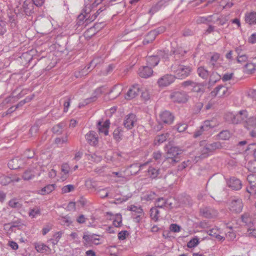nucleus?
I'll return each mask as SVG.
<instances>
[{
    "mask_svg": "<svg viewBox=\"0 0 256 256\" xmlns=\"http://www.w3.org/2000/svg\"><path fill=\"white\" fill-rule=\"evenodd\" d=\"M186 52L178 48L173 52L174 61L170 67V71L175 78L178 79H184L191 74L192 68L190 65H184L180 57L184 56Z\"/></svg>",
    "mask_w": 256,
    "mask_h": 256,
    "instance_id": "1",
    "label": "nucleus"
},
{
    "mask_svg": "<svg viewBox=\"0 0 256 256\" xmlns=\"http://www.w3.org/2000/svg\"><path fill=\"white\" fill-rule=\"evenodd\" d=\"M182 150L178 146H171L166 154L165 159L163 163L168 167L173 166L178 162L180 160V156Z\"/></svg>",
    "mask_w": 256,
    "mask_h": 256,
    "instance_id": "2",
    "label": "nucleus"
},
{
    "mask_svg": "<svg viewBox=\"0 0 256 256\" xmlns=\"http://www.w3.org/2000/svg\"><path fill=\"white\" fill-rule=\"evenodd\" d=\"M222 148V144L219 142H214L212 144H205L204 142H201L200 146V154L198 157L200 158H205L215 150L220 149Z\"/></svg>",
    "mask_w": 256,
    "mask_h": 256,
    "instance_id": "3",
    "label": "nucleus"
},
{
    "mask_svg": "<svg viewBox=\"0 0 256 256\" xmlns=\"http://www.w3.org/2000/svg\"><path fill=\"white\" fill-rule=\"evenodd\" d=\"M104 56H97L94 58L87 66H86L80 71L75 72V76L76 78L81 77L86 75L90 72L89 70L90 67L94 68L98 64L102 63L104 60Z\"/></svg>",
    "mask_w": 256,
    "mask_h": 256,
    "instance_id": "4",
    "label": "nucleus"
},
{
    "mask_svg": "<svg viewBox=\"0 0 256 256\" xmlns=\"http://www.w3.org/2000/svg\"><path fill=\"white\" fill-rule=\"evenodd\" d=\"M170 98L173 102L181 104L186 102L189 96L185 91L175 90L171 92Z\"/></svg>",
    "mask_w": 256,
    "mask_h": 256,
    "instance_id": "5",
    "label": "nucleus"
},
{
    "mask_svg": "<svg viewBox=\"0 0 256 256\" xmlns=\"http://www.w3.org/2000/svg\"><path fill=\"white\" fill-rule=\"evenodd\" d=\"M130 218L134 222H139L144 216L143 210L140 206L131 205L129 206Z\"/></svg>",
    "mask_w": 256,
    "mask_h": 256,
    "instance_id": "6",
    "label": "nucleus"
},
{
    "mask_svg": "<svg viewBox=\"0 0 256 256\" xmlns=\"http://www.w3.org/2000/svg\"><path fill=\"white\" fill-rule=\"evenodd\" d=\"M248 112L246 110H242L236 114H230L232 122L234 124H238L242 122H246L248 118Z\"/></svg>",
    "mask_w": 256,
    "mask_h": 256,
    "instance_id": "7",
    "label": "nucleus"
},
{
    "mask_svg": "<svg viewBox=\"0 0 256 256\" xmlns=\"http://www.w3.org/2000/svg\"><path fill=\"white\" fill-rule=\"evenodd\" d=\"M174 74H166L160 78L158 80V84L160 87H164L169 86L174 82L176 80Z\"/></svg>",
    "mask_w": 256,
    "mask_h": 256,
    "instance_id": "8",
    "label": "nucleus"
},
{
    "mask_svg": "<svg viewBox=\"0 0 256 256\" xmlns=\"http://www.w3.org/2000/svg\"><path fill=\"white\" fill-rule=\"evenodd\" d=\"M230 94L229 89L222 85H219L213 90L210 94L213 96H218L219 97L228 96Z\"/></svg>",
    "mask_w": 256,
    "mask_h": 256,
    "instance_id": "9",
    "label": "nucleus"
},
{
    "mask_svg": "<svg viewBox=\"0 0 256 256\" xmlns=\"http://www.w3.org/2000/svg\"><path fill=\"white\" fill-rule=\"evenodd\" d=\"M160 120L165 124H170L174 120V116L172 113L168 110H164L160 113Z\"/></svg>",
    "mask_w": 256,
    "mask_h": 256,
    "instance_id": "10",
    "label": "nucleus"
},
{
    "mask_svg": "<svg viewBox=\"0 0 256 256\" xmlns=\"http://www.w3.org/2000/svg\"><path fill=\"white\" fill-rule=\"evenodd\" d=\"M200 215L204 218H211L218 214L217 211L210 206H205L200 208Z\"/></svg>",
    "mask_w": 256,
    "mask_h": 256,
    "instance_id": "11",
    "label": "nucleus"
},
{
    "mask_svg": "<svg viewBox=\"0 0 256 256\" xmlns=\"http://www.w3.org/2000/svg\"><path fill=\"white\" fill-rule=\"evenodd\" d=\"M95 236H99V235L94 234H84L82 236V238L84 240V245L85 246H88L92 244L95 245L100 244V242H96V241H99L100 240V238H96Z\"/></svg>",
    "mask_w": 256,
    "mask_h": 256,
    "instance_id": "12",
    "label": "nucleus"
},
{
    "mask_svg": "<svg viewBox=\"0 0 256 256\" xmlns=\"http://www.w3.org/2000/svg\"><path fill=\"white\" fill-rule=\"evenodd\" d=\"M153 72L152 68L146 64L140 67L138 73L141 78H147L152 76Z\"/></svg>",
    "mask_w": 256,
    "mask_h": 256,
    "instance_id": "13",
    "label": "nucleus"
},
{
    "mask_svg": "<svg viewBox=\"0 0 256 256\" xmlns=\"http://www.w3.org/2000/svg\"><path fill=\"white\" fill-rule=\"evenodd\" d=\"M110 122L109 120H106L104 122L102 121H98L96 127L100 134L103 133L104 136L108 134V128L110 127Z\"/></svg>",
    "mask_w": 256,
    "mask_h": 256,
    "instance_id": "14",
    "label": "nucleus"
},
{
    "mask_svg": "<svg viewBox=\"0 0 256 256\" xmlns=\"http://www.w3.org/2000/svg\"><path fill=\"white\" fill-rule=\"evenodd\" d=\"M85 138L88 143L92 146H96L98 144V134L94 131H90L86 134Z\"/></svg>",
    "mask_w": 256,
    "mask_h": 256,
    "instance_id": "15",
    "label": "nucleus"
},
{
    "mask_svg": "<svg viewBox=\"0 0 256 256\" xmlns=\"http://www.w3.org/2000/svg\"><path fill=\"white\" fill-rule=\"evenodd\" d=\"M172 203L164 198H157L155 202V207L157 208H171Z\"/></svg>",
    "mask_w": 256,
    "mask_h": 256,
    "instance_id": "16",
    "label": "nucleus"
},
{
    "mask_svg": "<svg viewBox=\"0 0 256 256\" xmlns=\"http://www.w3.org/2000/svg\"><path fill=\"white\" fill-rule=\"evenodd\" d=\"M232 210L236 212H240L242 211L243 207L242 200L239 198H234L232 200L230 203Z\"/></svg>",
    "mask_w": 256,
    "mask_h": 256,
    "instance_id": "17",
    "label": "nucleus"
},
{
    "mask_svg": "<svg viewBox=\"0 0 256 256\" xmlns=\"http://www.w3.org/2000/svg\"><path fill=\"white\" fill-rule=\"evenodd\" d=\"M23 162L22 160L18 158H16L10 160L8 164L10 169L17 170L20 168Z\"/></svg>",
    "mask_w": 256,
    "mask_h": 256,
    "instance_id": "18",
    "label": "nucleus"
},
{
    "mask_svg": "<svg viewBox=\"0 0 256 256\" xmlns=\"http://www.w3.org/2000/svg\"><path fill=\"white\" fill-rule=\"evenodd\" d=\"M228 186L234 190H240L242 188V183L240 180L234 177L230 178L228 182Z\"/></svg>",
    "mask_w": 256,
    "mask_h": 256,
    "instance_id": "19",
    "label": "nucleus"
},
{
    "mask_svg": "<svg viewBox=\"0 0 256 256\" xmlns=\"http://www.w3.org/2000/svg\"><path fill=\"white\" fill-rule=\"evenodd\" d=\"M34 4L33 3H31L30 2L25 0L22 4V8L24 10V14L26 16H30L34 12Z\"/></svg>",
    "mask_w": 256,
    "mask_h": 256,
    "instance_id": "20",
    "label": "nucleus"
},
{
    "mask_svg": "<svg viewBox=\"0 0 256 256\" xmlns=\"http://www.w3.org/2000/svg\"><path fill=\"white\" fill-rule=\"evenodd\" d=\"M140 86L138 84L132 86L129 88V100L132 99L137 96L140 92Z\"/></svg>",
    "mask_w": 256,
    "mask_h": 256,
    "instance_id": "21",
    "label": "nucleus"
},
{
    "mask_svg": "<svg viewBox=\"0 0 256 256\" xmlns=\"http://www.w3.org/2000/svg\"><path fill=\"white\" fill-rule=\"evenodd\" d=\"M245 21L250 25L256 24V12H250L245 15Z\"/></svg>",
    "mask_w": 256,
    "mask_h": 256,
    "instance_id": "22",
    "label": "nucleus"
},
{
    "mask_svg": "<svg viewBox=\"0 0 256 256\" xmlns=\"http://www.w3.org/2000/svg\"><path fill=\"white\" fill-rule=\"evenodd\" d=\"M146 64L153 68L157 66L160 62V58L155 56H148L146 58Z\"/></svg>",
    "mask_w": 256,
    "mask_h": 256,
    "instance_id": "23",
    "label": "nucleus"
},
{
    "mask_svg": "<svg viewBox=\"0 0 256 256\" xmlns=\"http://www.w3.org/2000/svg\"><path fill=\"white\" fill-rule=\"evenodd\" d=\"M197 73L198 76L204 80L207 79L210 75L209 72L204 66L198 67L197 69Z\"/></svg>",
    "mask_w": 256,
    "mask_h": 256,
    "instance_id": "24",
    "label": "nucleus"
},
{
    "mask_svg": "<svg viewBox=\"0 0 256 256\" xmlns=\"http://www.w3.org/2000/svg\"><path fill=\"white\" fill-rule=\"evenodd\" d=\"M55 186V184H48L40 190L38 191V194L42 195L48 194L54 190Z\"/></svg>",
    "mask_w": 256,
    "mask_h": 256,
    "instance_id": "25",
    "label": "nucleus"
},
{
    "mask_svg": "<svg viewBox=\"0 0 256 256\" xmlns=\"http://www.w3.org/2000/svg\"><path fill=\"white\" fill-rule=\"evenodd\" d=\"M221 79V76L216 72H212L208 80V84L210 86L214 84L217 82Z\"/></svg>",
    "mask_w": 256,
    "mask_h": 256,
    "instance_id": "26",
    "label": "nucleus"
},
{
    "mask_svg": "<svg viewBox=\"0 0 256 256\" xmlns=\"http://www.w3.org/2000/svg\"><path fill=\"white\" fill-rule=\"evenodd\" d=\"M169 136L168 132L157 136L154 138L155 144H160L165 142Z\"/></svg>",
    "mask_w": 256,
    "mask_h": 256,
    "instance_id": "27",
    "label": "nucleus"
},
{
    "mask_svg": "<svg viewBox=\"0 0 256 256\" xmlns=\"http://www.w3.org/2000/svg\"><path fill=\"white\" fill-rule=\"evenodd\" d=\"M160 211L158 210L156 207H153L151 208L150 210V216L154 222H156L160 218Z\"/></svg>",
    "mask_w": 256,
    "mask_h": 256,
    "instance_id": "28",
    "label": "nucleus"
},
{
    "mask_svg": "<svg viewBox=\"0 0 256 256\" xmlns=\"http://www.w3.org/2000/svg\"><path fill=\"white\" fill-rule=\"evenodd\" d=\"M242 220L246 226H248V228L252 227L253 223L252 222V218L248 214H244L242 216Z\"/></svg>",
    "mask_w": 256,
    "mask_h": 256,
    "instance_id": "29",
    "label": "nucleus"
},
{
    "mask_svg": "<svg viewBox=\"0 0 256 256\" xmlns=\"http://www.w3.org/2000/svg\"><path fill=\"white\" fill-rule=\"evenodd\" d=\"M35 248L39 252H44L51 251L50 248L44 244H37L35 245Z\"/></svg>",
    "mask_w": 256,
    "mask_h": 256,
    "instance_id": "30",
    "label": "nucleus"
},
{
    "mask_svg": "<svg viewBox=\"0 0 256 256\" xmlns=\"http://www.w3.org/2000/svg\"><path fill=\"white\" fill-rule=\"evenodd\" d=\"M156 36L154 32L151 30L146 36L143 42L144 44H147L152 42L156 38Z\"/></svg>",
    "mask_w": 256,
    "mask_h": 256,
    "instance_id": "31",
    "label": "nucleus"
},
{
    "mask_svg": "<svg viewBox=\"0 0 256 256\" xmlns=\"http://www.w3.org/2000/svg\"><path fill=\"white\" fill-rule=\"evenodd\" d=\"M148 172L150 176L152 178H157L160 174V170L154 168L152 166L149 167Z\"/></svg>",
    "mask_w": 256,
    "mask_h": 256,
    "instance_id": "32",
    "label": "nucleus"
},
{
    "mask_svg": "<svg viewBox=\"0 0 256 256\" xmlns=\"http://www.w3.org/2000/svg\"><path fill=\"white\" fill-rule=\"evenodd\" d=\"M14 13L16 16L18 18H22L26 16L24 14V10L22 8V5L20 6H18L14 9Z\"/></svg>",
    "mask_w": 256,
    "mask_h": 256,
    "instance_id": "33",
    "label": "nucleus"
},
{
    "mask_svg": "<svg viewBox=\"0 0 256 256\" xmlns=\"http://www.w3.org/2000/svg\"><path fill=\"white\" fill-rule=\"evenodd\" d=\"M231 136L230 132L227 130H222L218 134V138L222 140H228L231 137Z\"/></svg>",
    "mask_w": 256,
    "mask_h": 256,
    "instance_id": "34",
    "label": "nucleus"
},
{
    "mask_svg": "<svg viewBox=\"0 0 256 256\" xmlns=\"http://www.w3.org/2000/svg\"><path fill=\"white\" fill-rule=\"evenodd\" d=\"M162 6V2H159L156 4L154 5L148 11V13L151 15H153L154 14L158 12L161 9Z\"/></svg>",
    "mask_w": 256,
    "mask_h": 256,
    "instance_id": "35",
    "label": "nucleus"
},
{
    "mask_svg": "<svg viewBox=\"0 0 256 256\" xmlns=\"http://www.w3.org/2000/svg\"><path fill=\"white\" fill-rule=\"evenodd\" d=\"M156 197V194L152 192H147L144 194L142 197V200H143L150 201L154 199Z\"/></svg>",
    "mask_w": 256,
    "mask_h": 256,
    "instance_id": "36",
    "label": "nucleus"
},
{
    "mask_svg": "<svg viewBox=\"0 0 256 256\" xmlns=\"http://www.w3.org/2000/svg\"><path fill=\"white\" fill-rule=\"evenodd\" d=\"M187 128L188 124L184 122L178 123L174 127V128L176 129L178 132H182L185 131Z\"/></svg>",
    "mask_w": 256,
    "mask_h": 256,
    "instance_id": "37",
    "label": "nucleus"
},
{
    "mask_svg": "<svg viewBox=\"0 0 256 256\" xmlns=\"http://www.w3.org/2000/svg\"><path fill=\"white\" fill-rule=\"evenodd\" d=\"M204 86V83H197L194 82L192 86V90L194 92H200L202 91Z\"/></svg>",
    "mask_w": 256,
    "mask_h": 256,
    "instance_id": "38",
    "label": "nucleus"
},
{
    "mask_svg": "<svg viewBox=\"0 0 256 256\" xmlns=\"http://www.w3.org/2000/svg\"><path fill=\"white\" fill-rule=\"evenodd\" d=\"M200 243L199 239L197 236L191 239L188 243L187 246L189 248H192L196 246Z\"/></svg>",
    "mask_w": 256,
    "mask_h": 256,
    "instance_id": "39",
    "label": "nucleus"
},
{
    "mask_svg": "<svg viewBox=\"0 0 256 256\" xmlns=\"http://www.w3.org/2000/svg\"><path fill=\"white\" fill-rule=\"evenodd\" d=\"M34 176V174L31 170H26L24 172L22 177L24 180H31Z\"/></svg>",
    "mask_w": 256,
    "mask_h": 256,
    "instance_id": "40",
    "label": "nucleus"
},
{
    "mask_svg": "<svg viewBox=\"0 0 256 256\" xmlns=\"http://www.w3.org/2000/svg\"><path fill=\"white\" fill-rule=\"evenodd\" d=\"M96 100V97L95 96H92L90 98H86L83 102H80L79 104V107L82 108L84 106L90 104L92 102H95Z\"/></svg>",
    "mask_w": 256,
    "mask_h": 256,
    "instance_id": "41",
    "label": "nucleus"
},
{
    "mask_svg": "<svg viewBox=\"0 0 256 256\" xmlns=\"http://www.w3.org/2000/svg\"><path fill=\"white\" fill-rule=\"evenodd\" d=\"M122 132L121 128H117L113 132L114 138L116 140H119L122 136Z\"/></svg>",
    "mask_w": 256,
    "mask_h": 256,
    "instance_id": "42",
    "label": "nucleus"
},
{
    "mask_svg": "<svg viewBox=\"0 0 256 256\" xmlns=\"http://www.w3.org/2000/svg\"><path fill=\"white\" fill-rule=\"evenodd\" d=\"M140 166L138 164H133L130 165L129 168H130V172L132 175L136 174L140 170Z\"/></svg>",
    "mask_w": 256,
    "mask_h": 256,
    "instance_id": "43",
    "label": "nucleus"
},
{
    "mask_svg": "<svg viewBox=\"0 0 256 256\" xmlns=\"http://www.w3.org/2000/svg\"><path fill=\"white\" fill-rule=\"evenodd\" d=\"M246 192L250 196H254L256 198V188L254 184L250 183V186L246 188Z\"/></svg>",
    "mask_w": 256,
    "mask_h": 256,
    "instance_id": "44",
    "label": "nucleus"
},
{
    "mask_svg": "<svg viewBox=\"0 0 256 256\" xmlns=\"http://www.w3.org/2000/svg\"><path fill=\"white\" fill-rule=\"evenodd\" d=\"M104 90L105 88L104 86L97 88L93 92L92 96H95L96 100L98 97L100 96L102 93L104 92Z\"/></svg>",
    "mask_w": 256,
    "mask_h": 256,
    "instance_id": "45",
    "label": "nucleus"
},
{
    "mask_svg": "<svg viewBox=\"0 0 256 256\" xmlns=\"http://www.w3.org/2000/svg\"><path fill=\"white\" fill-rule=\"evenodd\" d=\"M6 32V22L0 20V36H3Z\"/></svg>",
    "mask_w": 256,
    "mask_h": 256,
    "instance_id": "46",
    "label": "nucleus"
},
{
    "mask_svg": "<svg viewBox=\"0 0 256 256\" xmlns=\"http://www.w3.org/2000/svg\"><path fill=\"white\" fill-rule=\"evenodd\" d=\"M34 96L32 95V96H28L25 99L20 101L16 105V108H18L19 107L22 106L26 103L30 102L34 98Z\"/></svg>",
    "mask_w": 256,
    "mask_h": 256,
    "instance_id": "47",
    "label": "nucleus"
},
{
    "mask_svg": "<svg viewBox=\"0 0 256 256\" xmlns=\"http://www.w3.org/2000/svg\"><path fill=\"white\" fill-rule=\"evenodd\" d=\"M60 223L62 225H66L69 226L72 223V222L70 219V217L68 216L62 217L60 220Z\"/></svg>",
    "mask_w": 256,
    "mask_h": 256,
    "instance_id": "48",
    "label": "nucleus"
},
{
    "mask_svg": "<svg viewBox=\"0 0 256 256\" xmlns=\"http://www.w3.org/2000/svg\"><path fill=\"white\" fill-rule=\"evenodd\" d=\"M8 206L12 208H20L22 204L16 200H11L8 202Z\"/></svg>",
    "mask_w": 256,
    "mask_h": 256,
    "instance_id": "49",
    "label": "nucleus"
},
{
    "mask_svg": "<svg viewBox=\"0 0 256 256\" xmlns=\"http://www.w3.org/2000/svg\"><path fill=\"white\" fill-rule=\"evenodd\" d=\"M118 86H115L112 88L110 92L108 93L109 98L111 100H113L117 97L120 94V92H117L114 94L112 95L113 92H114L117 90Z\"/></svg>",
    "mask_w": 256,
    "mask_h": 256,
    "instance_id": "50",
    "label": "nucleus"
},
{
    "mask_svg": "<svg viewBox=\"0 0 256 256\" xmlns=\"http://www.w3.org/2000/svg\"><path fill=\"white\" fill-rule=\"evenodd\" d=\"M129 122H130L132 127L136 126L137 122V118L136 116L133 114H129Z\"/></svg>",
    "mask_w": 256,
    "mask_h": 256,
    "instance_id": "51",
    "label": "nucleus"
},
{
    "mask_svg": "<svg viewBox=\"0 0 256 256\" xmlns=\"http://www.w3.org/2000/svg\"><path fill=\"white\" fill-rule=\"evenodd\" d=\"M88 16V12H85V14H81L78 16V24L80 25L83 24V20L86 19V18Z\"/></svg>",
    "mask_w": 256,
    "mask_h": 256,
    "instance_id": "52",
    "label": "nucleus"
},
{
    "mask_svg": "<svg viewBox=\"0 0 256 256\" xmlns=\"http://www.w3.org/2000/svg\"><path fill=\"white\" fill-rule=\"evenodd\" d=\"M202 128L204 130L206 131L209 130L210 129L214 127V125H212V122L210 120H206L203 125L202 126Z\"/></svg>",
    "mask_w": 256,
    "mask_h": 256,
    "instance_id": "53",
    "label": "nucleus"
},
{
    "mask_svg": "<svg viewBox=\"0 0 256 256\" xmlns=\"http://www.w3.org/2000/svg\"><path fill=\"white\" fill-rule=\"evenodd\" d=\"M246 123L248 126L256 127V116H252L248 119L247 118Z\"/></svg>",
    "mask_w": 256,
    "mask_h": 256,
    "instance_id": "54",
    "label": "nucleus"
},
{
    "mask_svg": "<svg viewBox=\"0 0 256 256\" xmlns=\"http://www.w3.org/2000/svg\"><path fill=\"white\" fill-rule=\"evenodd\" d=\"M244 66L247 72L250 73H252L256 70V66L252 63H248Z\"/></svg>",
    "mask_w": 256,
    "mask_h": 256,
    "instance_id": "55",
    "label": "nucleus"
},
{
    "mask_svg": "<svg viewBox=\"0 0 256 256\" xmlns=\"http://www.w3.org/2000/svg\"><path fill=\"white\" fill-rule=\"evenodd\" d=\"M74 190V186L72 184H68L64 186L62 188V192L68 193Z\"/></svg>",
    "mask_w": 256,
    "mask_h": 256,
    "instance_id": "56",
    "label": "nucleus"
},
{
    "mask_svg": "<svg viewBox=\"0 0 256 256\" xmlns=\"http://www.w3.org/2000/svg\"><path fill=\"white\" fill-rule=\"evenodd\" d=\"M227 228L229 229V231H228L226 234V237L228 238L230 240H232L236 238V234L232 231V227H227Z\"/></svg>",
    "mask_w": 256,
    "mask_h": 256,
    "instance_id": "57",
    "label": "nucleus"
},
{
    "mask_svg": "<svg viewBox=\"0 0 256 256\" xmlns=\"http://www.w3.org/2000/svg\"><path fill=\"white\" fill-rule=\"evenodd\" d=\"M141 98L144 101L149 100L150 98V92L147 90H144L142 91V92Z\"/></svg>",
    "mask_w": 256,
    "mask_h": 256,
    "instance_id": "58",
    "label": "nucleus"
},
{
    "mask_svg": "<svg viewBox=\"0 0 256 256\" xmlns=\"http://www.w3.org/2000/svg\"><path fill=\"white\" fill-rule=\"evenodd\" d=\"M156 56L160 58L167 59L168 58V52L165 51L159 50L157 52Z\"/></svg>",
    "mask_w": 256,
    "mask_h": 256,
    "instance_id": "59",
    "label": "nucleus"
},
{
    "mask_svg": "<svg viewBox=\"0 0 256 256\" xmlns=\"http://www.w3.org/2000/svg\"><path fill=\"white\" fill-rule=\"evenodd\" d=\"M12 178L8 176H4L1 178V184L2 185L6 186L8 184H10L11 182H12Z\"/></svg>",
    "mask_w": 256,
    "mask_h": 256,
    "instance_id": "60",
    "label": "nucleus"
},
{
    "mask_svg": "<svg viewBox=\"0 0 256 256\" xmlns=\"http://www.w3.org/2000/svg\"><path fill=\"white\" fill-rule=\"evenodd\" d=\"M70 98H66L64 100V112H66L68 110V108L70 106Z\"/></svg>",
    "mask_w": 256,
    "mask_h": 256,
    "instance_id": "61",
    "label": "nucleus"
},
{
    "mask_svg": "<svg viewBox=\"0 0 256 256\" xmlns=\"http://www.w3.org/2000/svg\"><path fill=\"white\" fill-rule=\"evenodd\" d=\"M170 229L172 232H178L180 230L181 228L177 224H172L170 225Z\"/></svg>",
    "mask_w": 256,
    "mask_h": 256,
    "instance_id": "62",
    "label": "nucleus"
},
{
    "mask_svg": "<svg viewBox=\"0 0 256 256\" xmlns=\"http://www.w3.org/2000/svg\"><path fill=\"white\" fill-rule=\"evenodd\" d=\"M248 168L250 171L252 172H256V160L250 162L248 164Z\"/></svg>",
    "mask_w": 256,
    "mask_h": 256,
    "instance_id": "63",
    "label": "nucleus"
},
{
    "mask_svg": "<svg viewBox=\"0 0 256 256\" xmlns=\"http://www.w3.org/2000/svg\"><path fill=\"white\" fill-rule=\"evenodd\" d=\"M40 214V210L38 208H34L30 209L29 212V216L32 218L35 217L36 215Z\"/></svg>",
    "mask_w": 256,
    "mask_h": 256,
    "instance_id": "64",
    "label": "nucleus"
}]
</instances>
